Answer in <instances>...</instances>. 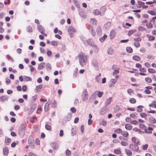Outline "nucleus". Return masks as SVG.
Returning <instances> with one entry per match:
<instances>
[{"mask_svg": "<svg viewBox=\"0 0 156 156\" xmlns=\"http://www.w3.org/2000/svg\"><path fill=\"white\" fill-rule=\"evenodd\" d=\"M78 57L80 65L83 67L86 65L88 61V56L86 55L83 52H81Z\"/></svg>", "mask_w": 156, "mask_h": 156, "instance_id": "1", "label": "nucleus"}, {"mask_svg": "<svg viewBox=\"0 0 156 156\" xmlns=\"http://www.w3.org/2000/svg\"><path fill=\"white\" fill-rule=\"evenodd\" d=\"M100 11L98 9H95L93 11V14L94 15H99L100 16H103L105 14L106 11L105 8L103 6L100 9Z\"/></svg>", "mask_w": 156, "mask_h": 156, "instance_id": "2", "label": "nucleus"}, {"mask_svg": "<svg viewBox=\"0 0 156 156\" xmlns=\"http://www.w3.org/2000/svg\"><path fill=\"white\" fill-rule=\"evenodd\" d=\"M138 145L136 144H131L129 145V149L133 151H134L137 152H140L141 151L139 150V147Z\"/></svg>", "mask_w": 156, "mask_h": 156, "instance_id": "3", "label": "nucleus"}, {"mask_svg": "<svg viewBox=\"0 0 156 156\" xmlns=\"http://www.w3.org/2000/svg\"><path fill=\"white\" fill-rule=\"evenodd\" d=\"M34 140L33 136H30L28 139V143L29 146L32 149L34 148Z\"/></svg>", "mask_w": 156, "mask_h": 156, "instance_id": "4", "label": "nucleus"}, {"mask_svg": "<svg viewBox=\"0 0 156 156\" xmlns=\"http://www.w3.org/2000/svg\"><path fill=\"white\" fill-rule=\"evenodd\" d=\"M88 97V93L86 89L83 90L82 92V98L83 100L84 101L87 100Z\"/></svg>", "mask_w": 156, "mask_h": 156, "instance_id": "5", "label": "nucleus"}, {"mask_svg": "<svg viewBox=\"0 0 156 156\" xmlns=\"http://www.w3.org/2000/svg\"><path fill=\"white\" fill-rule=\"evenodd\" d=\"M37 29L39 32L42 34L44 36L46 37L47 36V34L45 33V30L44 27L41 25L37 26Z\"/></svg>", "mask_w": 156, "mask_h": 156, "instance_id": "6", "label": "nucleus"}, {"mask_svg": "<svg viewBox=\"0 0 156 156\" xmlns=\"http://www.w3.org/2000/svg\"><path fill=\"white\" fill-rule=\"evenodd\" d=\"M26 126L24 124H22L21 127L19 130V133L20 134L23 135L26 129Z\"/></svg>", "mask_w": 156, "mask_h": 156, "instance_id": "7", "label": "nucleus"}, {"mask_svg": "<svg viewBox=\"0 0 156 156\" xmlns=\"http://www.w3.org/2000/svg\"><path fill=\"white\" fill-rule=\"evenodd\" d=\"M92 65L96 69H98V63L95 59H93L91 61Z\"/></svg>", "mask_w": 156, "mask_h": 156, "instance_id": "8", "label": "nucleus"}, {"mask_svg": "<svg viewBox=\"0 0 156 156\" xmlns=\"http://www.w3.org/2000/svg\"><path fill=\"white\" fill-rule=\"evenodd\" d=\"M145 89L144 91V93L147 94H149L151 93L150 90L152 89V87L151 86H148L146 87H145Z\"/></svg>", "mask_w": 156, "mask_h": 156, "instance_id": "9", "label": "nucleus"}, {"mask_svg": "<svg viewBox=\"0 0 156 156\" xmlns=\"http://www.w3.org/2000/svg\"><path fill=\"white\" fill-rule=\"evenodd\" d=\"M139 71L141 72L139 73V74L142 76H146V74L144 73L147 71L146 69L144 68H141L139 69Z\"/></svg>", "mask_w": 156, "mask_h": 156, "instance_id": "10", "label": "nucleus"}, {"mask_svg": "<svg viewBox=\"0 0 156 156\" xmlns=\"http://www.w3.org/2000/svg\"><path fill=\"white\" fill-rule=\"evenodd\" d=\"M152 19L150 20L149 22L146 23V26L148 29H151L153 27V24L151 22Z\"/></svg>", "mask_w": 156, "mask_h": 156, "instance_id": "11", "label": "nucleus"}, {"mask_svg": "<svg viewBox=\"0 0 156 156\" xmlns=\"http://www.w3.org/2000/svg\"><path fill=\"white\" fill-rule=\"evenodd\" d=\"M147 37L149 41H154L155 40V37L152 35L148 34L147 35Z\"/></svg>", "mask_w": 156, "mask_h": 156, "instance_id": "12", "label": "nucleus"}, {"mask_svg": "<svg viewBox=\"0 0 156 156\" xmlns=\"http://www.w3.org/2000/svg\"><path fill=\"white\" fill-rule=\"evenodd\" d=\"M132 141L135 144L137 145L140 144V141L138 139L135 137H133L131 139Z\"/></svg>", "mask_w": 156, "mask_h": 156, "instance_id": "13", "label": "nucleus"}, {"mask_svg": "<svg viewBox=\"0 0 156 156\" xmlns=\"http://www.w3.org/2000/svg\"><path fill=\"white\" fill-rule=\"evenodd\" d=\"M43 87V85L42 84L37 86L35 88V91L36 93L39 92L41 90Z\"/></svg>", "mask_w": 156, "mask_h": 156, "instance_id": "14", "label": "nucleus"}, {"mask_svg": "<svg viewBox=\"0 0 156 156\" xmlns=\"http://www.w3.org/2000/svg\"><path fill=\"white\" fill-rule=\"evenodd\" d=\"M68 32L70 34H73L76 31L75 29L71 26H70L68 29Z\"/></svg>", "mask_w": 156, "mask_h": 156, "instance_id": "15", "label": "nucleus"}, {"mask_svg": "<svg viewBox=\"0 0 156 156\" xmlns=\"http://www.w3.org/2000/svg\"><path fill=\"white\" fill-rule=\"evenodd\" d=\"M3 152L4 155L7 156L9 152L8 148L7 147H5L3 149Z\"/></svg>", "mask_w": 156, "mask_h": 156, "instance_id": "16", "label": "nucleus"}, {"mask_svg": "<svg viewBox=\"0 0 156 156\" xmlns=\"http://www.w3.org/2000/svg\"><path fill=\"white\" fill-rule=\"evenodd\" d=\"M149 107H152L156 108V100H154L152 101L151 104L149 105Z\"/></svg>", "mask_w": 156, "mask_h": 156, "instance_id": "17", "label": "nucleus"}, {"mask_svg": "<svg viewBox=\"0 0 156 156\" xmlns=\"http://www.w3.org/2000/svg\"><path fill=\"white\" fill-rule=\"evenodd\" d=\"M125 128L127 130H130L132 129L133 126L130 124H127L125 125Z\"/></svg>", "mask_w": 156, "mask_h": 156, "instance_id": "18", "label": "nucleus"}, {"mask_svg": "<svg viewBox=\"0 0 156 156\" xmlns=\"http://www.w3.org/2000/svg\"><path fill=\"white\" fill-rule=\"evenodd\" d=\"M115 32L114 30L111 31L110 34V37L111 39H112L115 37Z\"/></svg>", "mask_w": 156, "mask_h": 156, "instance_id": "19", "label": "nucleus"}, {"mask_svg": "<svg viewBox=\"0 0 156 156\" xmlns=\"http://www.w3.org/2000/svg\"><path fill=\"white\" fill-rule=\"evenodd\" d=\"M112 100V98L110 97L108 98L105 102V105L106 107L109 105L111 103Z\"/></svg>", "mask_w": 156, "mask_h": 156, "instance_id": "20", "label": "nucleus"}, {"mask_svg": "<svg viewBox=\"0 0 156 156\" xmlns=\"http://www.w3.org/2000/svg\"><path fill=\"white\" fill-rule=\"evenodd\" d=\"M149 122L151 124H154L156 123L155 119L152 117H150L149 119Z\"/></svg>", "mask_w": 156, "mask_h": 156, "instance_id": "21", "label": "nucleus"}, {"mask_svg": "<svg viewBox=\"0 0 156 156\" xmlns=\"http://www.w3.org/2000/svg\"><path fill=\"white\" fill-rule=\"evenodd\" d=\"M45 66V63L44 62H42L39 64L38 66V70L42 69Z\"/></svg>", "mask_w": 156, "mask_h": 156, "instance_id": "22", "label": "nucleus"}, {"mask_svg": "<svg viewBox=\"0 0 156 156\" xmlns=\"http://www.w3.org/2000/svg\"><path fill=\"white\" fill-rule=\"evenodd\" d=\"M106 112V110L105 108H102L100 111L99 113L101 115H104Z\"/></svg>", "mask_w": 156, "mask_h": 156, "instance_id": "23", "label": "nucleus"}, {"mask_svg": "<svg viewBox=\"0 0 156 156\" xmlns=\"http://www.w3.org/2000/svg\"><path fill=\"white\" fill-rule=\"evenodd\" d=\"M11 142V139L8 137L5 138V144L7 145H9Z\"/></svg>", "mask_w": 156, "mask_h": 156, "instance_id": "24", "label": "nucleus"}, {"mask_svg": "<svg viewBox=\"0 0 156 156\" xmlns=\"http://www.w3.org/2000/svg\"><path fill=\"white\" fill-rule=\"evenodd\" d=\"M90 22L91 24L93 25L96 26L97 23V21L95 19L93 18L90 19Z\"/></svg>", "mask_w": 156, "mask_h": 156, "instance_id": "25", "label": "nucleus"}, {"mask_svg": "<svg viewBox=\"0 0 156 156\" xmlns=\"http://www.w3.org/2000/svg\"><path fill=\"white\" fill-rule=\"evenodd\" d=\"M137 4L138 5L137 8H141L142 7L143 5L145 4L144 2L140 1H138L137 2Z\"/></svg>", "mask_w": 156, "mask_h": 156, "instance_id": "26", "label": "nucleus"}, {"mask_svg": "<svg viewBox=\"0 0 156 156\" xmlns=\"http://www.w3.org/2000/svg\"><path fill=\"white\" fill-rule=\"evenodd\" d=\"M126 50V52L128 53H132L133 51V49L130 47H127Z\"/></svg>", "mask_w": 156, "mask_h": 156, "instance_id": "27", "label": "nucleus"}, {"mask_svg": "<svg viewBox=\"0 0 156 156\" xmlns=\"http://www.w3.org/2000/svg\"><path fill=\"white\" fill-rule=\"evenodd\" d=\"M153 129L151 127H148L147 129L146 128L145 129V132L147 133H152V130Z\"/></svg>", "mask_w": 156, "mask_h": 156, "instance_id": "28", "label": "nucleus"}, {"mask_svg": "<svg viewBox=\"0 0 156 156\" xmlns=\"http://www.w3.org/2000/svg\"><path fill=\"white\" fill-rule=\"evenodd\" d=\"M23 80L24 81H31L32 80V78L29 76H23Z\"/></svg>", "mask_w": 156, "mask_h": 156, "instance_id": "29", "label": "nucleus"}, {"mask_svg": "<svg viewBox=\"0 0 156 156\" xmlns=\"http://www.w3.org/2000/svg\"><path fill=\"white\" fill-rule=\"evenodd\" d=\"M125 152L126 154L129 156H131L132 155V152L129 150L126 149L125 150Z\"/></svg>", "mask_w": 156, "mask_h": 156, "instance_id": "30", "label": "nucleus"}, {"mask_svg": "<svg viewBox=\"0 0 156 156\" xmlns=\"http://www.w3.org/2000/svg\"><path fill=\"white\" fill-rule=\"evenodd\" d=\"M8 98L5 96H2L0 97V101H6Z\"/></svg>", "mask_w": 156, "mask_h": 156, "instance_id": "31", "label": "nucleus"}, {"mask_svg": "<svg viewBox=\"0 0 156 156\" xmlns=\"http://www.w3.org/2000/svg\"><path fill=\"white\" fill-rule=\"evenodd\" d=\"M122 135L124 136L125 137H128L129 136V133L128 132L126 131H122L121 133Z\"/></svg>", "mask_w": 156, "mask_h": 156, "instance_id": "32", "label": "nucleus"}, {"mask_svg": "<svg viewBox=\"0 0 156 156\" xmlns=\"http://www.w3.org/2000/svg\"><path fill=\"white\" fill-rule=\"evenodd\" d=\"M148 72L151 74H154L156 73V71L155 69L152 68H148L147 69Z\"/></svg>", "mask_w": 156, "mask_h": 156, "instance_id": "33", "label": "nucleus"}, {"mask_svg": "<svg viewBox=\"0 0 156 156\" xmlns=\"http://www.w3.org/2000/svg\"><path fill=\"white\" fill-rule=\"evenodd\" d=\"M148 147V145L147 144H145L143 145L141 147L142 149L143 150H146Z\"/></svg>", "mask_w": 156, "mask_h": 156, "instance_id": "34", "label": "nucleus"}, {"mask_svg": "<svg viewBox=\"0 0 156 156\" xmlns=\"http://www.w3.org/2000/svg\"><path fill=\"white\" fill-rule=\"evenodd\" d=\"M49 104L50 103H48V102L46 103L44 105V109L45 112H47L48 110V107L49 106Z\"/></svg>", "mask_w": 156, "mask_h": 156, "instance_id": "35", "label": "nucleus"}, {"mask_svg": "<svg viewBox=\"0 0 156 156\" xmlns=\"http://www.w3.org/2000/svg\"><path fill=\"white\" fill-rule=\"evenodd\" d=\"M133 59L136 61H139L140 60V57L137 55H134L133 56Z\"/></svg>", "mask_w": 156, "mask_h": 156, "instance_id": "36", "label": "nucleus"}, {"mask_svg": "<svg viewBox=\"0 0 156 156\" xmlns=\"http://www.w3.org/2000/svg\"><path fill=\"white\" fill-rule=\"evenodd\" d=\"M143 107L142 106H138L137 107L136 111L138 112H141L143 111Z\"/></svg>", "mask_w": 156, "mask_h": 156, "instance_id": "37", "label": "nucleus"}, {"mask_svg": "<svg viewBox=\"0 0 156 156\" xmlns=\"http://www.w3.org/2000/svg\"><path fill=\"white\" fill-rule=\"evenodd\" d=\"M52 147L53 149L55 150H57L58 148V146L57 144L55 143H53L52 144Z\"/></svg>", "mask_w": 156, "mask_h": 156, "instance_id": "38", "label": "nucleus"}, {"mask_svg": "<svg viewBox=\"0 0 156 156\" xmlns=\"http://www.w3.org/2000/svg\"><path fill=\"white\" fill-rule=\"evenodd\" d=\"M107 37V36L105 34L104 35L103 37H100L99 39V40L101 42H103L104 40L106 39Z\"/></svg>", "mask_w": 156, "mask_h": 156, "instance_id": "39", "label": "nucleus"}, {"mask_svg": "<svg viewBox=\"0 0 156 156\" xmlns=\"http://www.w3.org/2000/svg\"><path fill=\"white\" fill-rule=\"evenodd\" d=\"M155 19H156V17H153L152 19V21L151 22H152V23L153 25H154V27L156 28V21L155 20Z\"/></svg>", "mask_w": 156, "mask_h": 156, "instance_id": "40", "label": "nucleus"}, {"mask_svg": "<svg viewBox=\"0 0 156 156\" xmlns=\"http://www.w3.org/2000/svg\"><path fill=\"white\" fill-rule=\"evenodd\" d=\"M87 43L89 45L93 46V42L91 41V39H88L87 41Z\"/></svg>", "mask_w": 156, "mask_h": 156, "instance_id": "41", "label": "nucleus"}, {"mask_svg": "<svg viewBox=\"0 0 156 156\" xmlns=\"http://www.w3.org/2000/svg\"><path fill=\"white\" fill-rule=\"evenodd\" d=\"M114 153L116 154H121V151L118 149H115L114 150Z\"/></svg>", "mask_w": 156, "mask_h": 156, "instance_id": "42", "label": "nucleus"}, {"mask_svg": "<svg viewBox=\"0 0 156 156\" xmlns=\"http://www.w3.org/2000/svg\"><path fill=\"white\" fill-rule=\"evenodd\" d=\"M129 101L132 104H135L136 102V100L133 98H130L129 100Z\"/></svg>", "mask_w": 156, "mask_h": 156, "instance_id": "43", "label": "nucleus"}, {"mask_svg": "<svg viewBox=\"0 0 156 156\" xmlns=\"http://www.w3.org/2000/svg\"><path fill=\"white\" fill-rule=\"evenodd\" d=\"M27 30L28 32H31L33 31V29L30 26H28L27 28Z\"/></svg>", "mask_w": 156, "mask_h": 156, "instance_id": "44", "label": "nucleus"}, {"mask_svg": "<svg viewBox=\"0 0 156 156\" xmlns=\"http://www.w3.org/2000/svg\"><path fill=\"white\" fill-rule=\"evenodd\" d=\"M145 80L146 82L148 83H151L152 81L151 78L149 77H147L145 78Z\"/></svg>", "mask_w": 156, "mask_h": 156, "instance_id": "45", "label": "nucleus"}, {"mask_svg": "<svg viewBox=\"0 0 156 156\" xmlns=\"http://www.w3.org/2000/svg\"><path fill=\"white\" fill-rule=\"evenodd\" d=\"M117 81V80L115 79H112L111 80V85L110 86V87L113 86Z\"/></svg>", "mask_w": 156, "mask_h": 156, "instance_id": "46", "label": "nucleus"}, {"mask_svg": "<svg viewBox=\"0 0 156 156\" xmlns=\"http://www.w3.org/2000/svg\"><path fill=\"white\" fill-rule=\"evenodd\" d=\"M140 116L142 118H146L147 116V115L146 114L143 112L140 114Z\"/></svg>", "mask_w": 156, "mask_h": 156, "instance_id": "47", "label": "nucleus"}, {"mask_svg": "<svg viewBox=\"0 0 156 156\" xmlns=\"http://www.w3.org/2000/svg\"><path fill=\"white\" fill-rule=\"evenodd\" d=\"M147 12L152 15L154 16L156 15V12L153 11L149 10L147 11Z\"/></svg>", "mask_w": 156, "mask_h": 156, "instance_id": "48", "label": "nucleus"}, {"mask_svg": "<svg viewBox=\"0 0 156 156\" xmlns=\"http://www.w3.org/2000/svg\"><path fill=\"white\" fill-rule=\"evenodd\" d=\"M122 131V130L118 128L114 131V132L116 133H121Z\"/></svg>", "mask_w": 156, "mask_h": 156, "instance_id": "49", "label": "nucleus"}, {"mask_svg": "<svg viewBox=\"0 0 156 156\" xmlns=\"http://www.w3.org/2000/svg\"><path fill=\"white\" fill-rule=\"evenodd\" d=\"M101 75V74H100L98 76L96 77V80L97 82L98 83L100 82L101 80V78L100 77Z\"/></svg>", "mask_w": 156, "mask_h": 156, "instance_id": "50", "label": "nucleus"}, {"mask_svg": "<svg viewBox=\"0 0 156 156\" xmlns=\"http://www.w3.org/2000/svg\"><path fill=\"white\" fill-rule=\"evenodd\" d=\"M90 33L91 34L94 36H95L96 35L95 32L94 30L92 27H91V29Z\"/></svg>", "mask_w": 156, "mask_h": 156, "instance_id": "51", "label": "nucleus"}, {"mask_svg": "<svg viewBox=\"0 0 156 156\" xmlns=\"http://www.w3.org/2000/svg\"><path fill=\"white\" fill-rule=\"evenodd\" d=\"M121 144L123 146H126L128 145V143L126 141H122L121 142Z\"/></svg>", "mask_w": 156, "mask_h": 156, "instance_id": "52", "label": "nucleus"}, {"mask_svg": "<svg viewBox=\"0 0 156 156\" xmlns=\"http://www.w3.org/2000/svg\"><path fill=\"white\" fill-rule=\"evenodd\" d=\"M119 68H118L117 69L114 70V71L113 72V75L118 74L119 73Z\"/></svg>", "mask_w": 156, "mask_h": 156, "instance_id": "53", "label": "nucleus"}, {"mask_svg": "<svg viewBox=\"0 0 156 156\" xmlns=\"http://www.w3.org/2000/svg\"><path fill=\"white\" fill-rule=\"evenodd\" d=\"M108 53L110 55H112L113 53V50L111 48H109L108 51Z\"/></svg>", "mask_w": 156, "mask_h": 156, "instance_id": "54", "label": "nucleus"}, {"mask_svg": "<svg viewBox=\"0 0 156 156\" xmlns=\"http://www.w3.org/2000/svg\"><path fill=\"white\" fill-rule=\"evenodd\" d=\"M135 31L134 30H131L129 31L128 33V35L129 36H130L131 35L133 34L135 32Z\"/></svg>", "mask_w": 156, "mask_h": 156, "instance_id": "55", "label": "nucleus"}, {"mask_svg": "<svg viewBox=\"0 0 156 156\" xmlns=\"http://www.w3.org/2000/svg\"><path fill=\"white\" fill-rule=\"evenodd\" d=\"M136 114H135V113H132L130 115V116L134 119H136L137 118V116L136 115Z\"/></svg>", "mask_w": 156, "mask_h": 156, "instance_id": "56", "label": "nucleus"}, {"mask_svg": "<svg viewBox=\"0 0 156 156\" xmlns=\"http://www.w3.org/2000/svg\"><path fill=\"white\" fill-rule=\"evenodd\" d=\"M111 25V23L109 22L108 21L107 22L106 24H105V26H106V28H109Z\"/></svg>", "mask_w": 156, "mask_h": 156, "instance_id": "57", "label": "nucleus"}, {"mask_svg": "<svg viewBox=\"0 0 156 156\" xmlns=\"http://www.w3.org/2000/svg\"><path fill=\"white\" fill-rule=\"evenodd\" d=\"M51 44L54 46L57 45L58 43L57 41H52L51 42Z\"/></svg>", "mask_w": 156, "mask_h": 156, "instance_id": "58", "label": "nucleus"}, {"mask_svg": "<svg viewBox=\"0 0 156 156\" xmlns=\"http://www.w3.org/2000/svg\"><path fill=\"white\" fill-rule=\"evenodd\" d=\"M45 127L46 129L48 130H50L51 128V126L48 124L46 125H45Z\"/></svg>", "mask_w": 156, "mask_h": 156, "instance_id": "59", "label": "nucleus"}, {"mask_svg": "<svg viewBox=\"0 0 156 156\" xmlns=\"http://www.w3.org/2000/svg\"><path fill=\"white\" fill-rule=\"evenodd\" d=\"M102 32L101 29L100 27H98L97 29L96 32L97 33H101Z\"/></svg>", "mask_w": 156, "mask_h": 156, "instance_id": "60", "label": "nucleus"}, {"mask_svg": "<svg viewBox=\"0 0 156 156\" xmlns=\"http://www.w3.org/2000/svg\"><path fill=\"white\" fill-rule=\"evenodd\" d=\"M139 127L144 130L146 128V126L144 125L143 124H139Z\"/></svg>", "mask_w": 156, "mask_h": 156, "instance_id": "61", "label": "nucleus"}, {"mask_svg": "<svg viewBox=\"0 0 156 156\" xmlns=\"http://www.w3.org/2000/svg\"><path fill=\"white\" fill-rule=\"evenodd\" d=\"M100 124L104 126H105L107 124V122L105 120H103L100 123Z\"/></svg>", "mask_w": 156, "mask_h": 156, "instance_id": "62", "label": "nucleus"}, {"mask_svg": "<svg viewBox=\"0 0 156 156\" xmlns=\"http://www.w3.org/2000/svg\"><path fill=\"white\" fill-rule=\"evenodd\" d=\"M66 154L67 156H70L71 154V152L69 150L67 149L66 151Z\"/></svg>", "mask_w": 156, "mask_h": 156, "instance_id": "63", "label": "nucleus"}, {"mask_svg": "<svg viewBox=\"0 0 156 156\" xmlns=\"http://www.w3.org/2000/svg\"><path fill=\"white\" fill-rule=\"evenodd\" d=\"M134 46L136 48L139 47L140 46V43L138 42H136L134 43Z\"/></svg>", "mask_w": 156, "mask_h": 156, "instance_id": "64", "label": "nucleus"}]
</instances>
